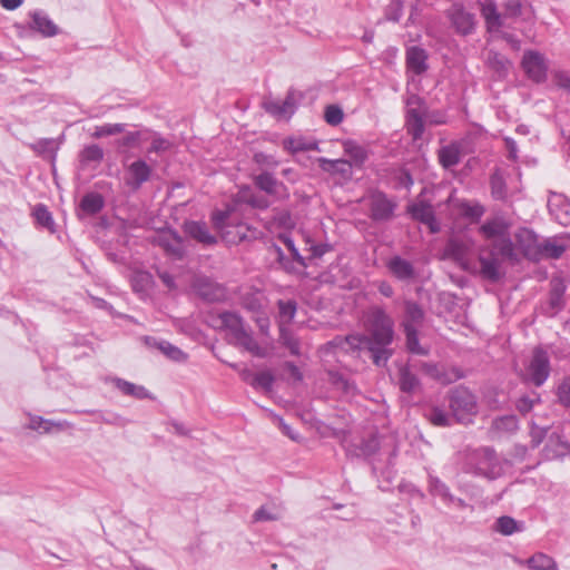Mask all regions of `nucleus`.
<instances>
[{
	"mask_svg": "<svg viewBox=\"0 0 570 570\" xmlns=\"http://www.w3.org/2000/svg\"><path fill=\"white\" fill-rule=\"evenodd\" d=\"M255 185L263 191L268 195H276L279 188H285L282 183H279L273 174L268 171H263L257 175L254 179Z\"/></svg>",
	"mask_w": 570,
	"mask_h": 570,
	"instance_id": "35",
	"label": "nucleus"
},
{
	"mask_svg": "<svg viewBox=\"0 0 570 570\" xmlns=\"http://www.w3.org/2000/svg\"><path fill=\"white\" fill-rule=\"evenodd\" d=\"M481 14L490 30L498 29L502 26L501 14L497 10V4L493 0H479Z\"/></svg>",
	"mask_w": 570,
	"mask_h": 570,
	"instance_id": "31",
	"label": "nucleus"
},
{
	"mask_svg": "<svg viewBox=\"0 0 570 570\" xmlns=\"http://www.w3.org/2000/svg\"><path fill=\"white\" fill-rule=\"evenodd\" d=\"M428 58L429 55L425 49L419 46L407 48L405 53L407 71L416 76L424 73L429 68Z\"/></svg>",
	"mask_w": 570,
	"mask_h": 570,
	"instance_id": "19",
	"label": "nucleus"
},
{
	"mask_svg": "<svg viewBox=\"0 0 570 570\" xmlns=\"http://www.w3.org/2000/svg\"><path fill=\"white\" fill-rule=\"evenodd\" d=\"M474 243L471 238H450L443 249V257L454 261L462 269L470 271Z\"/></svg>",
	"mask_w": 570,
	"mask_h": 570,
	"instance_id": "9",
	"label": "nucleus"
},
{
	"mask_svg": "<svg viewBox=\"0 0 570 570\" xmlns=\"http://www.w3.org/2000/svg\"><path fill=\"white\" fill-rule=\"evenodd\" d=\"M428 491L430 495L439 498L445 505H450V501L453 500L450 488L440 478L431 473L428 476Z\"/></svg>",
	"mask_w": 570,
	"mask_h": 570,
	"instance_id": "28",
	"label": "nucleus"
},
{
	"mask_svg": "<svg viewBox=\"0 0 570 570\" xmlns=\"http://www.w3.org/2000/svg\"><path fill=\"white\" fill-rule=\"evenodd\" d=\"M406 128L407 132L413 137V139L421 138L424 132L423 118L406 120Z\"/></svg>",
	"mask_w": 570,
	"mask_h": 570,
	"instance_id": "57",
	"label": "nucleus"
},
{
	"mask_svg": "<svg viewBox=\"0 0 570 570\" xmlns=\"http://www.w3.org/2000/svg\"><path fill=\"white\" fill-rule=\"evenodd\" d=\"M480 233L491 240L489 246L479 249L480 274L488 281L497 282L502 276V261L518 259L508 225L501 219L489 220L480 227Z\"/></svg>",
	"mask_w": 570,
	"mask_h": 570,
	"instance_id": "1",
	"label": "nucleus"
},
{
	"mask_svg": "<svg viewBox=\"0 0 570 570\" xmlns=\"http://www.w3.org/2000/svg\"><path fill=\"white\" fill-rule=\"evenodd\" d=\"M363 347H367V350L372 354L373 363L377 366L385 365L393 354V351L390 348V345H379L376 343H372L368 341L365 342Z\"/></svg>",
	"mask_w": 570,
	"mask_h": 570,
	"instance_id": "37",
	"label": "nucleus"
},
{
	"mask_svg": "<svg viewBox=\"0 0 570 570\" xmlns=\"http://www.w3.org/2000/svg\"><path fill=\"white\" fill-rule=\"evenodd\" d=\"M446 17L459 35L466 36L474 31L475 16L462 4L453 3L446 11Z\"/></svg>",
	"mask_w": 570,
	"mask_h": 570,
	"instance_id": "11",
	"label": "nucleus"
},
{
	"mask_svg": "<svg viewBox=\"0 0 570 570\" xmlns=\"http://www.w3.org/2000/svg\"><path fill=\"white\" fill-rule=\"evenodd\" d=\"M198 294L208 301H216L223 296L222 288L206 277H199L195 282Z\"/></svg>",
	"mask_w": 570,
	"mask_h": 570,
	"instance_id": "34",
	"label": "nucleus"
},
{
	"mask_svg": "<svg viewBox=\"0 0 570 570\" xmlns=\"http://www.w3.org/2000/svg\"><path fill=\"white\" fill-rule=\"evenodd\" d=\"M184 232L196 242L212 246L217 243L216 236L210 234L208 226L204 222L189 220L184 224Z\"/></svg>",
	"mask_w": 570,
	"mask_h": 570,
	"instance_id": "21",
	"label": "nucleus"
},
{
	"mask_svg": "<svg viewBox=\"0 0 570 570\" xmlns=\"http://www.w3.org/2000/svg\"><path fill=\"white\" fill-rule=\"evenodd\" d=\"M425 416L435 426H448L451 423L450 415L439 406L428 410Z\"/></svg>",
	"mask_w": 570,
	"mask_h": 570,
	"instance_id": "49",
	"label": "nucleus"
},
{
	"mask_svg": "<svg viewBox=\"0 0 570 570\" xmlns=\"http://www.w3.org/2000/svg\"><path fill=\"white\" fill-rule=\"evenodd\" d=\"M493 529L502 535H512L523 530V523L509 515H502L497 519Z\"/></svg>",
	"mask_w": 570,
	"mask_h": 570,
	"instance_id": "40",
	"label": "nucleus"
},
{
	"mask_svg": "<svg viewBox=\"0 0 570 570\" xmlns=\"http://www.w3.org/2000/svg\"><path fill=\"white\" fill-rule=\"evenodd\" d=\"M550 375V360L548 353L541 347L533 350L531 357L520 371L524 382L541 386Z\"/></svg>",
	"mask_w": 570,
	"mask_h": 570,
	"instance_id": "7",
	"label": "nucleus"
},
{
	"mask_svg": "<svg viewBox=\"0 0 570 570\" xmlns=\"http://www.w3.org/2000/svg\"><path fill=\"white\" fill-rule=\"evenodd\" d=\"M518 430V419L515 415H503L492 421L491 433L493 436L500 438L503 434L513 433Z\"/></svg>",
	"mask_w": 570,
	"mask_h": 570,
	"instance_id": "32",
	"label": "nucleus"
},
{
	"mask_svg": "<svg viewBox=\"0 0 570 570\" xmlns=\"http://www.w3.org/2000/svg\"><path fill=\"white\" fill-rule=\"evenodd\" d=\"M320 167L330 174H337L344 178L352 176V163L346 159H327L321 157L317 159Z\"/></svg>",
	"mask_w": 570,
	"mask_h": 570,
	"instance_id": "26",
	"label": "nucleus"
},
{
	"mask_svg": "<svg viewBox=\"0 0 570 570\" xmlns=\"http://www.w3.org/2000/svg\"><path fill=\"white\" fill-rule=\"evenodd\" d=\"M449 406L453 417L460 423L471 422L472 416L478 413L476 397L464 386H456L450 392Z\"/></svg>",
	"mask_w": 570,
	"mask_h": 570,
	"instance_id": "6",
	"label": "nucleus"
},
{
	"mask_svg": "<svg viewBox=\"0 0 570 570\" xmlns=\"http://www.w3.org/2000/svg\"><path fill=\"white\" fill-rule=\"evenodd\" d=\"M461 151L456 144L443 146L439 150V160L444 168H451L460 163Z\"/></svg>",
	"mask_w": 570,
	"mask_h": 570,
	"instance_id": "36",
	"label": "nucleus"
},
{
	"mask_svg": "<svg viewBox=\"0 0 570 570\" xmlns=\"http://www.w3.org/2000/svg\"><path fill=\"white\" fill-rule=\"evenodd\" d=\"M396 203L384 193L376 191L370 197V217L374 222H387L393 218Z\"/></svg>",
	"mask_w": 570,
	"mask_h": 570,
	"instance_id": "12",
	"label": "nucleus"
},
{
	"mask_svg": "<svg viewBox=\"0 0 570 570\" xmlns=\"http://www.w3.org/2000/svg\"><path fill=\"white\" fill-rule=\"evenodd\" d=\"M488 65L499 77H504L511 67V62L504 56L497 52L489 53Z\"/></svg>",
	"mask_w": 570,
	"mask_h": 570,
	"instance_id": "44",
	"label": "nucleus"
},
{
	"mask_svg": "<svg viewBox=\"0 0 570 570\" xmlns=\"http://www.w3.org/2000/svg\"><path fill=\"white\" fill-rule=\"evenodd\" d=\"M366 330L368 336L351 334L346 336H336L324 346V355H336V351L347 353L350 351L361 350L365 342L376 343L379 345H391L394 340V321L380 306H371L366 313Z\"/></svg>",
	"mask_w": 570,
	"mask_h": 570,
	"instance_id": "2",
	"label": "nucleus"
},
{
	"mask_svg": "<svg viewBox=\"0 0 570 570\" xmlns=\"http://www.w3.org/2000/svg\"><path fill=\"white\" fill-rule=\"evenodd\" d=\"M104 158V150L98 145L86 146L80 153V160L83 164L100 163Z\"/></svg>",
	"mask_w": 570,
	"mask_h": 570,
	"instance_id": "50",
	"label": "nucleus"
},
{
	"mask_svg": "<svg viewBox=\"0 0 570 570\" xmlns=\"http://www.w3.org/2000/svg\"><path fill=\"white\" fill-rule=\"evenodd\" d=\"M355 455L372 460L375 455H386V461L390 464L392 458L396 455L395 440L390 435H371L361 441L355 450Z\"/></svg>",
	"mask_w": 570,
	"mask_h": 570,
	"instance_id": "8",
	"label": "nucleus"
},
{
	"mask_svg": "<svg viewBox=\"0 0 570 570\" xmlns=\"http://www.w3.org/2000/svg\"><path fill=\"white\" fill-rule=\"evenodd\" d=\"M558 397L563 405L570 406V377L563 380L559 385Z\"/></svg>",
	"mask_w": 570,
	"mask_h": 570,
	"instance_id": "59",
	"label": "nucleus"
},
{
	"mask_svg": "<svg viewBox=\"0 0 570 570\" xmlns=\"http://www.w3.org/2000/svg\"><path fill=\"white\" fill-rule=\"evenodd\" d=\"M125 131L124 124H104L101 126H97L95 131L91 134V137L99 139L107 136L118 135Z\"/></svg>",
	"mask_w": 570,
	"mask_h": 570,
	"instance_id": "51",
	"label": "nucleus"
},
{
	"mask_svg": "<svg viewBox=\"0 0 570 570\" xmlns=\"http://www.w3.org/2000/svg\"><path fill=\"white\" fill-rule=\"evenodd\" d=\"M140 140L139 131H129L121 139L117 140L119 147H136Z\"/></svg>",
	"mask_w": 570,
	"mask_h": 570,
	"instance_id": "58",
	"label": "nucleus"
},
{
	"mask_svg": "<svg viewBox=\"0 0 570 570\" xmlns=\"http://www.w3.org/2000/svg\"><path fill=\"white\" fill-rule=\"evenodd\" d=\"M522 68L529 78L541 82L547 78V63L544 57L534 50H528L522 58Z\"/></svg>",
	"mask_w": 570,
	"mask_h": 570,
	"instance_id": "15",
	"label": "nucleus"
},
{
	"mask_svg": "<svg viewBox=\"0 0 570 570\" xmlns=\"http://www.w3.org/2000/svg\"><path fill=\"white\" fill-rule=\"evenodd\" d=\"M302 94L289 89L286 98L281 100H268L264 102L265 110L277 118H289L296 110L297 101L302 98Z\"/></svg>",
	"mask_w": 570,
	"mask_h": 570,
	"instance_id": "14",
	"label": "nucleus"
},
{
	"mask_svg": "<svg viewBox=\"0 0 570 570\" xmlns=\"http://www.w3.org/2000/svg\"><path fill=\"white\" fill-rule=\"evenodd\" d=\"M466 471L493 480L500 476L502 469L495 452L490 448H482L469 455Z\"/></svg>",
	"mask_w": 570,
	"mask_h": 570,
	"instance_id": "5",
	"label": "nucleus"
},
{
	"mask_svg": "<svg viewBox=\"0 0 570 570\" xmlns=\"http://www.w3.org/2000/svg\"><path fill=\"white\" fill-rule=\"evenodd\" d=\"M568 248V242L562 237H552L547 238L543 242L537 245V250L534 254H531L529 250L525 253L528 256H531L535 259L543 258H552L557 259L562 256V254Z\"/></svg>",
	"mask_w": 570,
	"mask_h": 570,
	"instance_id": "16",
	"label": "nucleus"
},
{
	"mask_svg": "<svg viewBox=\"0 0 570 570\" xmlns=\"http://www.w3.org/2000/svg\"><path fill=\"white\" fill-rule=\"evenodd\" d=\"M220 327L227 332L230 343L240 346L255 356H265V351L254 340L252 333L245 327L243 320L234 312L219 314Z\"/></svg>",
	"mask_w": 570,
	"mask_h": 570,
	"instance_id": "4",
	"label": "nucleus"
},
{
	"mask_svg": "<svg viewBox=\"0 0 570 570\" xmlns=\"http://www.w3.org/2000/svg\"><path fill=\"white\" fill-rule=\"evenodd\" d=\"M490 184H491V194H492L493 198H495L498 200L504 199L507 196V185H505L503 175L499 170H495L492 174Z\"/></svg>",
	"mask_w": 570,
	"mask_h": 570,
	"instance_id": "47",
	"label": "nucleus"
},
{
	"mask_svg": "<svg viewBox=\"0 0 570 570\" xmlns=\"http://www.w3.org/2000/svg\"><path fill=\"white\" fill-rule=\"evenodd\" d=\"M404 332L406 336V347L409 352L417 355H428L429 350L421 346L419 343L417 331L411 324H404Z\"/></svg>",
	"mask_w": 570,
	"mask_h": 570,
	"instance_id": "41",
	"label": "nucleus"
},
{
	"mask_svg": "<svg viewBox=\"0 0 570 570\" xmlns=\"http://www.w3.org/2000/svg\"><path fill=\"white\" fill-rule=\"evenodd\" d=\"M415 366L419 367L425 375L436 380L442 384H451L462 377L460 370L452 368L450 371H445L443 367L435 363L420 362L415 364Z\"/></svg>",
	"mask_w": 570,
	"mask_h": 570,
	"instance_id": "17",
	"label": "nucleus"
},
{
	"mask_svg": "<svg viewBox=\"0 0 570 570\" xmlns=\"http://www.w3.org/2000/svg\"><path fill=\"white\" fill-rule=\"evenodd\" d=\"M33 216L39 225L50 228L53 225L51 213L45 205H37L33 209Z\"/></svg>",
	"mask_w": 570,
	"mask_h": 570,
	"instance_id": "53",
	"label": "nucleus"
},
{
	"mask_svg": "<svg viewBox=\"0 0 570 570\" xmlns=\"http://www.w3.org/2000/svg\"><path fill=\"white\" fill-rule=\"evenodd\" d=\"M279 342L283 346L288 348L292 355H301V343L288 327L279 328Z\"/></svg>",
	"mask_w": 570,
	"mask_h": 570,
	"instance_id": "43",
	"label": "nucleus"
},
{
	"mask_svg": "<svg viewBox=\"0 0 570 570\" xmlns=\"http://www.w3.org/2000/svg\"><path fill=\"white\" fill-rule=\"evenodd\" d=\"M153 168L144 159H137L125 166V185L137 191L151 177Z\"/></svg>",
	"mask_w": 570,
	"mask_h": 570,
	"instance_id": "10",
	"label": "nucleus"
},
{
	"mask_svg": "<svg viewBox=\"0 0 570 570\" xmlns=\"http://www.w3.org/2000/svg\"><path fill=\"white\" fill-rule=\"evenodd\" d=\"M403 0H391L385 9V18L390 21L397 22L402 17Z\"/></svg>",
	"mask_w": 570,
	"mask_h": 570,
	"instance_id": "55",
	"label": "nucleus"
},
{
	"mask_svg": "<svg viewBox=\"0 0 570 570\" xmlns=\"http://www.w3.org/2000/svg\"><path fill=\"white\" fill-rule=\"evenodd\" d=\"M520 566H527L530 570H558L556 561L548 554L538 552L527 560L514 559Z\"/></svg>",
	"mask_w": 570,
	"mask_h": 570,
	"instance_id": "27",
	"label": "nucleus"
},
{
	"mask_svg": "<svg viewBox=\"0 0 570 570\" xmlns=\"http://www.w3.org/2000/svg\"><path fill=\"white\" fill-rule=\"evenodd\" d=\"M399 387L405 394L421 392L422 384L417 375L412 371L411 365H402L399 368Z\"/></svg>",
	"mask_w": 570,
	"mask_h": 570,
	"instance_id": "25",
	"label": "nucleus"
},
{
	"mask_svg": "<svg viewBox=\"0 0 570 570\" xmlns=\"http://www.w3.org/2000/svg\"><path fill=\"white\" fill-rule=\"evenodd\" d=\"M522 11V0H507L504 3V14L507 17H519Z\"/></svg>",
	"mask_w": 570,
	"mask_h": 570,
	"instance_id": "60",
	"label": "nucleus"
},
{
	"mask_svg": "<svg viewBox=\"0 0 570 570\" xmlns=\"http://www.w3.org/2000/svg\"><path fill=\"white\" fill-rule=\"evenodd\" d=\"M325 121L331 126H337L343 121V110L335 105H330L325 108Z\"/></svg>",
	"mask_w": 570,
	"mask_h": 570,
	"instance_id": "54",
	"label": "nucleus"
},
{
	"mask_svg": "<svg viewBox=\"0 0 570 570\" xmlns=\"http://www.w3.org/2000/svg\"><path fill=\"white\" fill-rule=\"evenodd\" d=\"M142 341L146 346L149 348L158 350L167 358L174 362H185L187 360V354L185 352L165 340H159L153 336H144Z\"/></svg>",
	"mask_w": 570,
	"mask_h": 570,
	"instance_id": "20",
	"label": "nucleus"
},
{
	"mask_svg": "<svg viewBox=\"0 0 570 570\" xmlns=\"http://www.w3.org/2000/svg\"><path fill=\"white\" fill-rule=\"evenodd\" d=\"M551 216L562 226L570 224V202L562 194L552 193L548 198Z\"/></svg>",
	"mask_w": 570,
	"mask_h": 570,
	"instance_id": "18",
	"label": "nucleus"
},
{
	"mask_svg": "<svg viewBox=\"0 0 570 570\" xmlns=\"http://www.w3.org/2000/svg\"><path fill=\"white\" fill-rule=\"evenodd\" d=\"M28 428L35 431H41L42 433H51L55 429L58 431H63L70 428V424L67 421H52L48 419H43L42 416L33 415L30 416V421Z\"/></svg>",
	"mask_w": 570,
	"mask_h": 570,
	"instance_id": "29",
	"label": "nucleus"
},
{
	"mask_svg": "<svg viewBox=\"0 0 570 570\" xmlns=\"http://www.w3.org/2000/svg\"><path fill=\"white\" fill-rule=\"evenodd\" d=\"M131 284L135 292L145 293L153 285V275L145 271H136L131 276Z\"/></svg>",
	"mask_w": 570,
	"mask_h": 570,
	"instance_id": "45",
	"label": "nucleus"
},
{
	"mask_svg": "<svg viewBox=\"0 0 570 570\" xmlns=\"http://www.w3.org/2000/svg\"><path fill=\"white\" fill-rule=\"evenodd\" d=\"M407 209L414 219L424 224L432 225L435 220L433 207L425 200H419L410 205Z\"/></svg>",
	"mask_w": 570,
	"mask_h": 570,
	"instance_id": "33",
	"label": "nucleus"
},
{
	"mask_svg": "<svg viewBox=\"0 0 570 570\" xmlns=\"http://www.w3.org/2000/svg\"><path fill=\"white\" fill-rule=\"evenodd\" d=\"M110 382L124 395H128L138 400L150 397L149 392L142 385L134 384L120 377H112L110 379Z\"/></svg>",
	"mask_w": 570,
	"mask_h": 570,
	"instance_id": "30",
	"label": "nucleus"
},
{
	"mask_svg": "<svg viewBox=\"0 0 570 570\" xmlns=\"http://www.w3.org/2000/svg\"><path fill=\"white\" fill-rule=\"evenodd\" d=\"M564 293V286L561 284V282H552V289L550 293V305L553 308H559L562 303V296Z\"/></svg>",
	"mask_w": 570,
	"mask_h": 570,
	"instance_id": "56",
	"label": "nucleus"
},
{
	"mask_svg": "<svg viewBox=\"0 0 570 570\" xmlns=\"http://www.w3.org/2000/svg\"><path fill=\"white\" fill-rule=\"evenodd\" d=\"M538 400H539L538 397H535V399H531V397H529V396H522V397H520V399L517 401V404H515L517 410H518L521 414H523V415H524V414L529 413V412L532 410V407H533L534 403H535Z\"/></svg>",
	"mask_w": 570,
	"mask_h": 570,
	"instance_id": "63",
	"label": "nucleus"
},
{
	"mask_svg": "<svg viewBox=\"0 0 570 570\" xmlns=\"http://www.w3.org/2000/svg\"><path fill=\"white\" fill-rule=\"evenodd\" d=\"M279 518V514L277 512H274L265 507H261L257 511L254 513V520L259 521H273L277 520Z\"/></svg>",
	"mask_w": 570,
	"mask_h": 570,
	"instance_id": "62",
	"label": "nucleus"
},
{
	"mask_svg": "<svg viewBox=\"0 0 570 570\" xmlns=\"http://www.w3.org/2000/svg\"><path fill=\"white\" fill-rule=\"evenodd\" d=\"M344 153L351 158L352 165H355L357 167H361L365 160L367 159V151L366 149L356 144L353 140H346L343 144Z\"/></svg>",
	"mask_w": 570,
	"mask_h": 570,
	"instance_id": "38",
	"label": "nucleus"
},
{
	"mask_svg": "<svg viewBox=\"0 0 570 570\" xmlns=\"http://www.w3.org/2000/svg\"><path fill=\"white\" fill-rule=\"evenodd\" d=\"M254 159L258 165L268 168H276L278 166V161L273 156L263 153L255 154Z\"/></svg>",
	"mask_w": 570,
	"mask_h": 570,
	"instance_id": "64",
	"label": "nucleus"
},
{
	"mask_svg": "<svg viewBox=\"0 0 570 570\" xmlns=\"http://www.w3.org/2000/svg\"><path fill=\"white\" fill-rule=\"evenodd\" d=\"M102 207L104 198L98 193L86 194L80 202V208L89 215L97 214L102 209Z\"/></svg>",
	"mask_w": 570,
	"mask_h": 570,
	"instance_id": "42",
	"label": "nucleus"
},
{
	"mask_svg": "<svg viewBox=\"0 0 570 570\" xmlns=\"http://www.w3.org/2000/svg\"><path fill=\"white\" fill-rule=\"evenodd\" d=\"M274 381L275 377L271 371H262L259 373H256L255 376H253L250 385L254 389H261L265 392H269L273 387Z\"/></svg>",
	"mask_w": 570,
	"mask_h": 570,
	"instance_id": "48",
	"label": "nucleus"
},
{
	"mask_svg": "<svg viewBox=\"0 0 570 570\" xmlns=\"http://www.w3.org/2000/svg\"><path fill=\"white\" fill-rule=\"evenodd\" d=\"M424 312L423 309L414 302L406 301L405 302V320L404 324H411L412 326L420 324L423 321Z\"/></svg>",
	"mask_w": 570,
	"mask_h": 570,
	"instance_id": "46",
	"label": "nucleus"
},
{
	"mask_svg": "<svg viewBox=\"0 0 570 570\" xmlns=\"http://www.w3.org/2000/svg\"><path fill=\"white\" fill-rule=\"evenodd\" d=\"M30 16L32 19L30 29L39 32L42 37L50 38L59 33L58 26L43 11L36 10Z\"/></svg>",
	"mask_w": 570,
	"mask_h": 570,
	"instance_id": "22",
	"label": "nucleus"
},
{
	"mask_svg": "<svg viewBox=\"0 0 570 570\" xmlns=\"http://www.w3.org/2000/svg\"><path fill=\"white\" fill-rule=\"evenodd\" d=\"M170 148V142L169 140L160 137V136H156L153 138V141H151V145L148 149V153H163V151H166Z\"/></svg>",
	"mask_w": 570,
	"mask_h": 570,
	"instance_id": "61",
	"label": "nucleus"
},
{
	"mask_svg": "<svg viewBox=\"0 0 570 570\" xmlns=\"http://www.w3.org/2000/svg\"><path fill=\"white\" fill-rule=\"evenodd\" d=\"M386 267L389 272L399 281H411L415 276V268L413 264L397 255L391 257L387 261Z\"/></svg>",
	"mask_w": 570,
	"mask_h": 570,
	"instance_id": "23",
	"label": "nucleus"
},
{
	"mask_svg": "<svg viewBox=\"0 0 570 570\" xmlns=\"http://www.w3.org/2000/svg\"><path fill=\"white\" fill-rule=\"evenodd\" d=\"M328 375L330 383L338 391H341L345 396H354L357 393V387L354 381L350 379L345 373L334 368L328 367L326 370Z\"/></svg>",
	"mask_w": 570,
	"mask_h": 570,
	"instance_id": "24",
	"label": "nucleus"
},
{
	"mask_svg": "<svg viewBox=\"0 0 570 570\" xmlns=\"http://www.w3.org/2000/svg\"><path fill=\"white\" fill-rule=\"evenodd\" d=\"M33 148L43 157L53 158L57 151V144L53 139H42L37 141Z\"/></svg>",
	"mask_w": 570,
	"mask_h": 570,
	"instance_id": "52",
	"label": "nucleus"
},
{
	"mask_svg": "<svg viewBox=\"0 0 570 570\" xmlns=\"http://www.w3.org/2000/svg\"><path fill=\"white\" fill-rule=\"evenodd\" d=\"M278 325L279 328L288 327L295 317L297 305L295 301H278Z\"/></svg>",
	"mask_w": 570,
	"mask_h": 570,
	"instance_id": "39",
	"label": "nucleus"
},
{
	"mask_svg": "<svg viewBox=\"0 0 570 570\" xmlns=\"http://www.w3.org/2000/svg\"><path fill=\"white\" fill-rule=\"evenodd\" d=\"M153 243L161 247L168 255L181 259L186 254L185 243L175 230H164L153 238Z\"/></svg>",
	"mask_w": 570,
	"mask_h": 570,
	"instance_id": "13",
	"label": "nucleus"
},
{
	"mask_svg": "<svg viewBox=\"0 0 570 570\" xmlns=\"http://www.w3.org/2000/svg\"><path fill=\"white\" fill-rule=\"evenodd\" d=\"M210 218L215 230L227 244H238L252 236L248 234L252 232L249 226L239 220L234 208L216 209L212 213Z\"/></svg>",
	"mask_w": 570,
	"mask_h": 570,
	"instance_id": "3",
	"label": "nucleus"
}]
</instances>
